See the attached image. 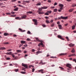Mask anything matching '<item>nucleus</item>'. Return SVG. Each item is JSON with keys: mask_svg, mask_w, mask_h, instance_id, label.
Masks as SVG:
<instances>
[{"mask_svg": "<svg viewBox=\"0 0 76 76\" xmlns=\"http://www.w3.org/2000/svg\"><path fill=\"white\" fill-rule=\"evenodd\" d=\"M33 22H34V24L35 25H37L38 23H37V19H33Z\"/></svg>", "mask_w": 76, "mask_h": 76, "instance_id": "nucleus-5", "label": "nucleus"}, {"mask_svg": "<svg viewBox=\"0 0 76 76\" xmlns=\"http://www.w3.org/2000/svg\"><path fill=\"white\" fill-rule=\"evenodd\" d=\"M6 60H10V58H7Z\"/></svg>", "mask_w": 76, "mask_h": 76, "instance_id": "nucleus-48", "label": "nucleus"}, {"mask_svg": "<svg viewBox=\"0 0 76 76\" xmlns=\"http://www.w3.org/2000/svg\"><path fill=\"white\" fill-rule=\"evenodd\" d=\"M23 46L24 47H28V45L26 44L25 45H24Z\"/></svg>", "mask_w": 76, "mask_h": 76, "instance_id": "nucleus-42", "label": "nucleus"}, {"mask_svg": "<svg viewBox=\"0 0 76 76\" xmlns=\"http://www.w3.org/2000/svg\"><path fill=\"white\" fill-rule=\"evenodd\" d=\"M6 54H8L9 55H12V52H8L6 53Z\"/></svg>", "mask_w": 76, "mask_h": 76, "instance_id": "nucleus-14", "label": "nucleus"}, {"mask_svg": "<svg viewBox=\"0 0 76 76\" xmlns=\"http://www.w3.org/2000/svg\"><path fill=\"white\" fill-rule=\"evenodd\" d=\"M43 70H43V69H40V70H39L38 71V72H41V73L43 74V73H44V72H43Z\"/></svg>", "mask_w": 76, "mask_h": 76, "instance_id": "nucleus-9", "label": "nucleus"}, {"mask_svg": "<svg viewBox=\"0 0 76 76\" xmlns=\"http://www.w3.org/2000/svg\"><path fill=\"white\" fill-rule=\"evenodd\" d=\"M4 44H9V42H5L4 43Z\"/></svg>", "mask_w": 76, "mask_h": 76, "instance_id": "nucleus-44", "label": "nucleus"}, {"mask_svg": "<svg viewBox=\"0 0 76 76\" xmlns=\"http://www.w3.org/2000/svg\"><path fill=\"white\" fill-rule=\"evenodd\" d=\"M27 34H31V32L29 31H28Z\"/></svg>", "mask_w": 76, "mask_h": 76, "instance_id": "nucleus-36", "label": "nucleus"}, {"mask_svg": "<svg viewBox=\"0 0 76 76\" xmlns=\"http://www.w3.org/2000/svg\"><path fill=\"white\" fill-rule=\"evenodd\" d=\"M58 6L59 7H60V10H58V12H61V10L63 9V4H60L58 5Z\"/></svg>", "mask_w": 76, "mask_h": 76, "instance_id": "nucleus-1", "label": "nucleus"}, {"mask_svg": "<svg viewBox=\"0 0 76 76\" xmlns=\"http://www.w3.org/2000/svg\"><path fill=\"white\" fill-rule=\"evenodd\" d=\"M22 46H23V44H20L19 45V48H20L21 47H22Z\"/></svg>", "mask_w": 76, "mask_h": 76, "instance_id": "nucleus-29", "label": "nucleus"}, {"mask_svg": "<svg viewBox=\"0 0 76 76\" xmlns=\"http://www.w3.org/2000/svg\"><path fill=\"white\" fill-rule=\"evenodd\" d=\"M57 10L56 9H55L53 10V12H57Z\"/></svg>", "mask_w": 76, "mask_h": 76, "instance_id": "nucleus-28", "label": "nucleus"}, {"mask_svg": "<svg viewBox=\"0 0 76 76\" xmlns=\"http://www.w3.org/2000/svg\"><path fill=\"white\" fill-rule=\"evenodd\" d=\"M5 49H6V48L4 47H1L0 48V49L2 50H4Z\"/></svg>", "mask_w": 76, "mask_h": 76, "instance_id": "nucleus-20", "label": "nucleus"}, {"mask_svg": "<svg viewBox=\"0 0 76 76\" xmlns=\"http://www.w3.org/2000/svg\"><path fill=\"white\" fill-rule=\"evenodd\" d=\"M46 22L47 23H50V22H49V21H48V20H46Z\"/></svg>", "mask_w": 76, "mask_h": 76, "instance_id": "nucleus-34", "label": "nucleus"}, {"mask_svg": "<svg viewBox=\"0 0 76 76\" xmlns=\"http://www.w3.org/2000/svg\"><path fill=\"white\" fill-rule=\"evenodd\" d=\"M50 22H51V23H53V20H50Z\"/></svg>", "mask_w": 76, "mask_h": 76, "instance_id": "nucleus-63", "label": "nucleus"}, {"mask_svg": "<svg viewBox=\"0 0 76 76\" xmlns=\"http://www.w3.org/2000/svg\"><path fill=\"white\" fill-rule=\"evenodd\" d=\"M13 36L14 37H17V35H16V34H13Z\"/></svg>", "mask_w": 76, "mask_h": 76, "instance_id": "nucleus-55", "label": "nucleus"}, {"mask_svg": "<svg viewBox=\"0 0 76 76\" xmlns=\"http://www.w3.org/2000/svg\"><path fill=\"white\" fill-rule=\"evenodd\" d=\"M49 14H48V13H47V12H46L45 13V15H49Z\"/></svg>", "mask_w": 76, "mask_h": 76, "instance_id": "nucleus-46", "label": "nucleus"}, {"mask_svg": "<svg viewBox=\"0 0 76 76\" xmlns=\"http://www.w3.org/2000/svg\"><path fill=\"white\" fill-rule=\"evenodd\" d=\"M22 66H24V69H28V66H27V65H26V64H23V63H22Z\"/></svg>", "mask_w": 76, "mask_h": 76, "instance_id": "nucleus-4", "label": "nucleus"}, {"mask_svg": "<svg viewBox=\"0 0 76 76\" xmlns=\"http://www.w3.org/2000/svg\"><path fill=\"white\" fill-rule=\"evenodd\" d=\"M38 14H43L44 13V12H42L41 11H38Z\"/></svg>", "mask_w": 76, "mask_h": 76, "instance_id": "nucleus-25", "label": "nucleus"}, {"mask_svg": "<svg viewBox=\"0 0 76 76\" xmlns=\"http://www.w3.org/2000/svg\"><path fill=\"white\" fill-rule=\"evenodd\" d=\"M57 24H58V25L59 24H60V22L58 21V22H57Z\"/></svg>", "mask_w": 76, "mask_h": 76, "instance_id": "nucleus-57", "label": "nucleus"}, {"mask_svg": "<svg viewBox=\"0 0 76 76\" xmlns=\"http://www.w3.org/2000/svg\"><path fill=\"white\" fill-rule=\"evenodd\" d=\"M40 44L42 46H43L44 45V44H43V43H42V42H41Z\"/></svg>", "mask_w": 76, "mask_h": 76, "instance_id": "nucleus-47", "label": "nucleus"}, {"mask_svg": "<svg viewBox=\"0 0 76 76\" xmlns=\"http://www.w3.org/2000/svg\"><path fill=\"white\" fill-rule=\"evenodd\" d=\"M32 52H35V50L32 49Z\"/></svg>", "mask_w": 76, "mask_h": 76, "instance_id": "nucleus-60", "label": "nucleus"}, {"mask_svg": "<svg viewBox=\"0 0 76 76\" xmlns=\"http://www.w3.org/2000/svg\"><path fill=\"white\" fill-rule=\"evenodd\" d=\"M26 43V41H21V44H25Z\"/></svg>", "mask_w": 76, "mask_h": 76, "instance_id": "nucleus-15", "label": "nucleus"}, {"mask_svg": "<svg viewBox=\"0 0 76 76\" xmlns=\"http://www.w3.org/2000/svg\"><path fill=\"white\" fill-rule=\"evenodd\" d=\"M18 9L19 8H18L17 7L16 8L14 9L13 10H14V11H18Z\"/></svg>", "mask_w": 76, "mask_h": 76, "instance_id": "nucleus-21", "label": "nucleus"}, {"mask_svg": "<svg viewBox=\"0 0 76 76\" xmlns=\"http://www.w3.org/2000/svg\"><path fill=\"white\" fill-rule=\"evenodd\" d=\"M54 26V23H53L51 25V27H53Z\"/></svg>", "mask_w": 76, "mask_h": 76, "instance_id": "nucleus-35", "label": "nucleus"}, {"mask_svg": "<svg viewBox=\"0 0 76 76\" xmlns=\"http://www.w3.org/2000/svg\"><path fill=\"white\" fill-rule=\"evenodd\" d=\"M40 63L41 64H45V63H44L42 62V61H41L40 62Z\"/></svg>", "mask_w": 76, "mask_h": 76, "instance_id": "nucleus-32", "label": "nucleus"}, {"mask_svg": "<svg viewBox=\"0 0 76 76\" xmlns=\"http://www.w3.org/2000/svg\"><path fill=\"white\" fill-rule=\"evenodd\" d=\"M68 18L67 17H64L61 16V17H58V20H59V19H67Z\"/></svg>", "mask_w": 76, "mask_h": 76, "instance_id": "nucleus-3", "label": "nucleus"}, {"mask_svg": "<svg viewBox=\"0 0 76 76\" xmlns=\"http://www.w3.org/2000/svg\"><path fill=\"white\" fill-rule=\"evenodd\" d=\"M18 30L20 31V32H25V30H23L21 29L20 28H19L18 29Z\"/></svg>", "mask_w": 76, "mask_h": 76, "instance_id": "nucleus-7", "label": "nucleus"}, {"mask_svg": "<svg viewBox=\"0 0 76 76\" xmlns=\"http://www.w3.org/2000/svg\"><path fill=\"white\" fill-rule=\"evenodd\" d=\"M15 19H17V20H20V19H21V18L19 17H16L15 18Z\"/></svg>", "mask_w": 76, "mask_h": 76, "instance_id": "nucleus-17", "label": "nucleus"}, {"mask_svg": "<svg viewBox=\"0 0 76 76\" xmlns=\"http://www.w3.org/2000/svg\"><path fill=\"white\" fill-rule=\"evenodd\" d=\"M72 56H76V55L75 54H72Z\"/></svg>", "mask_w": 76, "mask_h": 76, "instance_id": "nucleus-58", "label": "nucleus"}, {"mask_svg": "<svg viewBox=\"0 0 76 76\" xmlns=\"http://www.w3.org/2000/svg\"><path fill=\"white\" fill-rule=\"evenodd\" d=\"M42 53V51H38L36 52V53L37 54H40V53Z\"/></svg>", "mask_w": 76, "mask_h": 76, "instance_id": "nucleus-19", "label": "nucleus"}, {"mask_svg": "<svg viewBox=\"0 0 76 76\" xmlns=\"http://www.w3.org/2000/svg\"><path fill=\"white\" fill-rule=\"evenodd\" d=\"M11 13L12 15H14V14H15V12H11Z\"/></svg>", "mask_w": 76, "mask_h": 76, "instance_id": "nucleus-43", "label": "nucleus"}, {"mask_svg": "<svg viewBox=\"0 0 76 76\" xmlns=\"http://www.w3.org/2000/svg\"><path fill=\"white\" fill-rule=\"evenodd\" d=\"M27 41H31V39H29V38H28L27 39Z\"/></svg>", "mask_w": 76, "mask_h": 76, "instance_id": "nucleus-37", "label": "nucleus"}, {"mask_svg": "<svg viewBox=\"0 0 76 76\" xmlns=\"http://www.w3.org/2000/svg\"><path fill=\"white\" fill-rule=\"evenodd\" d=\"M66 39H67L68 41H69V37H66Z\"/></svg>", "mask_w": 76, "mask_h": 76, "instance_id": "nucleus-53", "label": "nucleus"}, {"mask_svg": "<svg viewBox=\"0 0 76 76\" xmlns=\"http://www.w3.org/2000/svg\"><path fill=\"white\" fill-rule=\"evenodd\" d=\"M54 7H50V8L51 9H54Z\"/></svg>", "mask_w": 76, "mask_h": 76, "instance_id": "nucleus-64", "label": "nucleus"}, {"mask_svg": "<svg viewBox=\"0 0 76 76\" xmlns=\"http://www.w3.org/2000/svg\"><path fill=\"white\" fill-rule=\"evenodd\" d=\"M75 26H76L75 25H73V26H72V29H75Z\"/></svg>", "mask_w": 76, "mask_h": 76, "instance_id": "nucleus-22", "label": "nucleus"}, {"mask_svg": "<svg viewBox=\"0 0 76 76\" xmlns=\"http://www.w3.org/2000/svg\"><path fill=\"white\" fill-rule=\"evenodd\" d=\"M4 35L5 36H7L9 35V34L7 33H5L4 34Z\"/></svg>", "mask_w": 76, "mask_h": 76, "instance_id": "nucleus-24", "label": "nucleus"}, {"mask_svg": "<svg viewBox=\"0 0 76 76\" xmlns=\"http://www.w3.org/2000/svg\"><path fill=\"white\" fill-rule=\"evenodd\" d=\"M58 26L59 27V29H61L62 26L61 25L58 24Z\"/></svg>", "mask_w": 76, "mask_h": 76, "instance_id": "nucleus-26", "label": "nucleus"}, {"mask_svg": "<svg viewBox=\"0 0 76 76\" xmlns=\"http://www.w3.org/2000/svg\"><path fill=\"white\" fill-rule=\"evenodd\" d=\"M27 17V16L26 15H24L21 17V19H25Z\"/></svg>", "mask_w": 76, "mask_h": 76, "instance_id": "nucleus-10", "label": "nucleus"}, {"mask_svg": "<svg viewBox=\"0 0 76 76\" xmlns=\"http://www.w3.org/2000/svg\"><path fill=\"white\" fill-rule=\"evenodd\" d=\"M18 70H19V69H15V71L16 72H18Z\"/></svg>", "mask_w": 76, "mask_h": 76, "instance_id": "nucleus-33", "label": "nucleus"}, {"mask_svg": "<svg viewBox=\"0 0 76 76\" xmlns=\"http://www.w3.org/2000/svg\"><path fill=\"white\" fill-rule=\"evenodd\" d=\"M59 55L60 56H63V55H64V53H61V54H59Z\"/></svg>", "mask_w": 76, "mask_h": 76, "instance_id": "nucleus-39", "label": "nucleus"}, {"mask_svg": "<svg viewBox=\"0 0 76 76\" xmlns=\"http://www.w3.org/2000/svg\"><path fill=\"white\" fill-rule=\"evenodd\" d=\"M47 13H51V11H47Z\"/></svg>", "mask_w": 76, "mask_h": 76, "instance_id": "nucleus-27", "label": "nucleus"}, {"mask_svg": "<svg viewBox=\"0 0 76 76\" xmlns=\"http://www.w3.org/2000/svg\"><path fill=\"white\" fill-rule=\"evenodd\" d=\"M42 26H43V27H45V26H45V24H42Z\"/></svg>", "mask_w": 76, "mask_h": 76, "instance_id": "nucleus-50", "label": "nucleus"}, {"mask_svg": "<svg viewBox=\"0 0 76 76\" xmlns=\"http://www.w3.org/2000/svg\"><path fill=\"white\" fill-rule=\"evenodd\" d=\"M58 38H60V39H62V40H64V39H63V38H62V37H61V36L60 35H58Z\"/></svg>", "mask_w": 76, "mask_h": 76, "instance_id": "nucleus-8", "label": "nucleus"}, {"mask_svg": "<svg viewBox=\"0 0 76 76\" xmlns=\"http://www.w3.org/2000/svg\"><path fill=\"white\" fill-rule=\"evenodd\" d=\"M73 9H71L69 10V12H73Z\"/></svg>", "mask_w": 76, "mask_h": 76, "instance_id": "nucleus-23", "label": "nucleus"}, {"mask_svg": "<svg viewBox=\"0 0 76 76\" xmlns=\"http://www.w3.org/2000/svg\"><path fill=\"white\" fill-rule=\"evenodd\" d=\"M19 6H20V7H23V6L22 5H21L20 4L18 5Z\"/></svg>", "mask_w": 76, "mask_h": 76, "instance_id": "nucleus-52", "label": "nucleus"}, {"mask_svg": "<svg viewBox=\"0 0 76 76\" xmlns=\"http://www.w3.org/2000/svg\"><path fill=\"white\" fill-rule=\"evenodd\" d=\"M35 39H36L37 41L38 42H42V41L39 40V39H38V38H35Z\"/></svg>", "mask_w": 76, "mask_h": 76, "instance_id": "nucleus-12", "label": "nucleus"}, {"mask_svg": "<svg viewBox=\"0 0 76 76\" xmlns=\"http://www.w3.org/2000/svg\"><path fill=\"white\" fill-rule=\"evenodd\" d=\"M57 4V3H55L54 4V6H56Z\"/></svg>", "mask_w": 76, "mask_h": 76, "instance_id": "nucleus-56", "label": "nucleus"}, {"mask_svg": "<svg viewBox=\"0 0 76 76\" xmlns=\"http://www.w3.org/2000/svg\"><path fill=\"white\" fill-rule=\"evenodd\" d=\"M69 45L70 47H73L75 45L74 44H73L72 43H70Z\"/></svg>", "mask_w": 76, "mask_h": 76, "instance_id": "nucleus-11", "label": "nucleus"}, {"mask_svg": "<svg viewBox=\"0 0 76 76\" xmlns=\"http://www.w3.org/2000/svg\"><path fill=\"white\" fill-rule=\"evenodd\" d=\"M73 61H75V63H76V59H73Z\"/></svg>", "mask_w": 76, "mask_h": 76, "instance_id": "nucleus-49", "label": "nucleus"}, {"mask_svg": "<svg viewBox=\"0 0 76 76\" xmlns=\"http://www.w3.org/2000/svg\"><path fill=\"white\" fill-rule=\"evenodd\" d=\"M71 52L72 53H75V49H74V48H73Z\"/></svg>", "mask_w": 76, "mask_h": 76, "instance_id": "nucleus-13", "label": "nucleus"}, {"mask_svg": "<svg viewBox=\"0 0 76 76\" xmlns=\"http://www.w3.org/2000/svg\"><path fill=\"white\" fill-rule=\"evenodd\" d=\"M29 1H26V3H29Z\"/></svg>", "mask_w": 76, "mask_h": 76, "instance_id": "nucleus-59", "label": "nucleus"}, {"mask_svg": "<svg viewBox=\"0 0 76 76\" xmlns=\"http://www.w3.org/2000/svg\"><path fill=\"white\" fill-rule=\"evenodd\" d=\"M21 73L22 74H25L26 73L25 72H21Z\"/></svg>", "mask_w": 76, "mask_h": 76, "instance_id": "nucleus-38", "label": "nucleus"}, {"mask_svg": "<svg viewBox=\"0 0 76 76\" xmlns=\"http://www.w3.org/2000/svg\"><path fill=\"white\" fill-rule=\"evenodd\" d=\"M48 3H50V2H51V0H48Z\"/></svg>", "mask_w": 76, "mask_h": 76, "instance_id": "nucleus-61", "label": "nucleus"}, {"mask_svg": "<svg viewBox=\"0 0 76 76\" xmlns=\"http://www.w3.org/2000/svg\"><path fill=\"white\" fill-rule=\"evenodd\" d=\"M66 67H69V69H72V67H71V66H72V64H68L66 65Z\"/></svg>", "mask_w": 76, "mask_h": 76, "instance_id": "nucleus-6", "label": "nucleus"}, {"mask_svg": "<svg viewBox=\"0 0 76 76\" xmlns=\"http://www.w3.org/2000/svg\"><path fill=\"white\" fill-rule=\"evenodd\" d=\"M40 45H41V44L40 43H39L38 46V47H40Z\"/></svg>", "mask_w": 76, "mask_h": 76, "instance_id": "nucleus-62", "label": "nucleus"}, {"mask_svg": "<svg viewBox=\"0 0 76 76\" xmlns=\"http://www.w3.org/2000/svg\"><path fill=\"white\" fill-rule=\"evenodd\" d=\"M16 51L18 53H20V52H21V50H17Z\"/></svg>", "mask_w": 76, "mask_h": 76, "instance_id": "nucleus-31", "label": "nucleus"}, {"mask_svg": "<svg viewBox=\"0 0 76 76\" xmlns=\"http://www.w3.org/2000/svg\"><path fill=\"white\" fill-rule=\"evenodd\" d=\"M68 23H66V24H65L64 26H67L68 25Z\"/></svg>", "mask_w": 76, "mask_h": 76, "instance_id": "nucleus-45", "label": "nucleus"}, {"mask_svg": "<svg viewBox=\"0 0 76 76\" xmlns=\"http://www.w3.org/2000/svg\"><path fill=\"white\" fill-rule=\"evenodd\" d=\"M41 2H39L37 4H36V6H41Z\"/></svg>", "mask_w": 76, "mask_h": 76, "instance_id": "nucleus-18", "label": "nucleus"}, {"mask_svg": "<svg viewBox=\"0 0 76 76\" xmlns=\"http://www.w3.org/2000/svg\"><path fill=\"white\" fill-rule=\"evenodd\" d=\"M27 14H32V11H29L26 12Z\"/></svg>", "mask_w": 76, "mask_h": 76, "instance_id": "nucleus-16", "label": "nucleus"}, {"mask_svg": "<svg viewBox=\"0 0 76 76\" xmlns=\"http://www.w3.org/2000/svg\"><path fill=\"white\" fill-rule=\"evenodd\" d=\"M72 7H75V4H72Z\"/></svg>", "mask_w": 76, "mask_h": 76, "instance_id": "nucleus-51", "label": "nucleus"}, {"mask_svg": "<svg viewBox=\"0 0 76 76\" xmlns=\"http://www.w3.org/2000/svg\"><path fill=\"white\" fill-rule=\"evenodd\" d=\"M45 19H48L49 18V17H45Z\"/></svg>", "mask_w": 76, "mask_h": 76, "instance_id": "nucleus-54", "label": "nucleus"}, {"mask_svg": "<svg viewBox=\"0 0 76 76\" xmlns=\"http://www.w3.org/2000/svg\"><path fill=\"white\" fill-rule=\"evenodd\" d=\"M13 54H14V53H13V54H12H12L11 55H12V57H15V55H13Z\"/></svg>", "mask_w": 76, "mask_h": 76, "instance_id": "nucleus-41", "label": "nucleus"}, {"mask_svg": "<svg viewBox=\"0 0 76 76\" xmlns=\"http://www.w3.org/2000/svg\"><path fill=\"white\" fill-rule=\"evenodd\" d=\"M34 71H35V69L33 68L32 69V72H34Z\"/></svg>", "mask_w": 76, "mask_h": 76, "instance_id": "nucleus-40", "label": "nucleus"}, {"mask_svg": "<svg viewBox=\"0 0 76 76\" xmlns=\"http://www.w3.org/2000/svg\"><path fill=\"white\" fill-rule=\"evenodd\" d=\"M47 7H42L41 8H39L38 9V12H40L41 11L42 9H47Z\"/></svg>", "mask_w": 76, "mask_h": 76, "instance_id": "nucleus-2", "label": "nucleus"}, {"mask_svg": "<svg viewBox=\"0 0 76 76\" xmlns=\"http://www.w3.org/2000/svg\"><path fill=\"white\" fill-rule=\"evenodd\" d=\"M59 68H60V69H62V70H64V68H63L62 67L60 66Z\"/></svg>", "mask_w": 76, "mask_h": 76, "instance_id": "nucleus-30", "label": "nucleus"}]
</instances>
